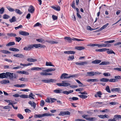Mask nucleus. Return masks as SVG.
Wrapping results in <instances>:
<instances>
[{"label":"nucleus","mask_w":121,"mask_h":121,"mask_svg":"<svg viewBox=\"0 0 121 121\" xmlns=\"http://www.w3.org/2000/svg\"><path fill=\"white\" fill-rule=\"evenodd\" d=\"M68 74L66 73H63L62 74L60 77V78L61 79L63 78H73L75 77L76 76L75 75H71L69 76H68Z\"/></svg>","instance_id":"f257e3e1"},{"label":"nucleus","mask_w":121,"mask_h":121,"mask_svg":"<svg viewBox=\"0 0 121 121\" xmlns=\"http://www.w3.org/2000/svg\"><path fill=\"white\" fill-rule=\"evenodd\" d=\"M56 81V80L55 79H43L41 80V81L45 83H48L51 82H55Z\"/></svg>","instance_id":"f03ea898"},{"label":"nucleus","mask_w":121,"mask_h":121,"mask_svg":"<svg viewBox=\"0 0 121 121\" xmlns=\"http://www.w3.org/2000/svg\"><path fill=\"white\" fill-rule=\"evenodd\" d=\"M70 112L68 111H66L64 112H61L60 113L58 114L59 115L63 116L64 115H70Z\"/></svg>","instance_id":"7ed1b4c3"},{"label":"nucleus","mask_w":121,"mask_h":121,"mask_svg":"<svg viewBox=\"0 0 121 121\" xmlns=\"http://www.w3.org/2000/svg\"><path fill=\"white\" fill-rule=\"evenodd\" d=\"M19 33L21 35L25 36H28L29 35V33L28 32L21 30L19 31Z\"/></svg>","instance_id":"20e7f679"},{"label":"nucleus","mask_w":121,"mask_h":121,"mask_svg":"<svg viewBox=\"0 0 121 121\" xmlns=\"http://www.w3.org/2000/svg\"><path fill=\"white\" fill-rule=\"evenodd\" d=\"M28 11L29 12L32 13L34 12L35 8L32 5H30L28 8Z\"/></svg>","instance_id":"39448f33"},{"label":"nucleus","mask_w":121,"mask_h":121,"mask_svg":"<svg viewBox=\"0 0 121 121\" xmlns=\"http://www.w3.org/2000/svg\"><path fill=\"white\" fill-rule=\"evenodd\" d=\"M44 69V68L43 67H42L41 68L38 67H33L31 68V70H35L36 71H39L42 70L43 69Z\"/></svg>","instance_id":"423d86ee"},{"label":"nucleus","mask_w":121,"mask_h":121,"mask_svg":"<svg viewBox=\"0 0 121 121\" xmlns=\"http://www.w3.org/2000/svg\"><path fill=\"white\" fill-rule=\"evenodd\" d=\"M75 64L76 65H84L88 64V62L86 61L82 62H76Z\"/></svg>","instance_id":"0eeeda50"},{"label":"nucleus","mask_w":121,"mask_h":121,"mask_svg":"<svg viewBox=\"0 0 121 121\" xmlns=\"http://www.w3.org/2000/svg\"><path fill=\"white\" fill-rule=\"evenodd\" d=\"M13 56L15 57L20 58H23L24 57V56L22 54H14Z\"/></svg>","instance_id":"6e6552de"},{"label":"nucleus","mask_w":121,"mask_h":121,"mask_svg":"<svg viewBox=\"0 0 121 121\" xmlns=\"http://www.w3.org/2000/svg\"><path fill=\"white\" fill-rule=\"evenodd\" d=\"M28 103L31 105V106L33 107L34 109H35V108L36 105V103L33 101L31 102L30 101Z\"/></svg>","instance_id":"1a4fd4ad"},{"label":"nucleus","mask_w":121,"mask_h":121,"mask_svg":"<svg viewBox=\"0 0 121 121\" xmlns=\"http://www.w3.org/2000/svg\"><path fill=\"white\" fill-rule=\"evenodd\" d=\"M40 74L42 76L50 75L52 74V73H47V72H41L40 73Z\"/></svg>","instance_id":"9d476101"},{"label":"nucleus","mask_w":121,"mask_h":121,"mask_svg":"<svg viewBox=\"0 0 121 121\" xmlns=\"http://www.w3.org/2000/svg\"><path fill=\"white\" fill-rule=\"evenodd\" d=\"M10 83V81L9 80H4L0 82V83L1 84H6L9 83Z\"/></svg>","instance_id":"9b49d317"},{"label":"nucleus","mask_w":121,"mask_h":121,"mask_svg":"<svg viewBox=\"0 0 121 121\" xmlns=\"http://www.w3.org/2000/svg\"><path fill=\"white\" fill-rule=\"evenodd\" d=\"M62 42L61 41L58 40V41H48V43L52 44H57L59 42Z\"/></svg>","instance_id":"f8f14e48"},{"label":"nucleus","mask_w":121,"mask_h":121,"mask_svg":"<svg viewBox=\"0 0 121 121\" xmlns=\"http://www.w3.org/2000/svg\"><path fill=\"white\" fill-rule=\"evenodd\" d=\"M56 69H55L50 68L44 70H42L43 72H49L53 71L55 70Z\"/></svg>","instance_id":"ddd939ff"},{"label":"nucleus","mask_w":121,"mask_h":121,"mask_svg":"<svg viewBox=\"0 0 121 121\" xmlns=\"http://www.w3.org/2000/svg\"><path fill=\"white\" fill-rule=\"evenodd\" d=\"M7 35L9 37H15L17 36L16 34L13 33H8L7 34Z\"/></svg>","instance_id":"4468645a"},{"label":"nucleus","mask_w":121,"mask_h":121,"mask_svg":"<svg viewBox=\"0 0 121 121\" xmlns=\"http://www.w3.org/2000/svg\"><path fill=\"white\" fill-rule=\"evenodd\" d=\"M26 60L27 61L30 62H35L37 60L36 59L32 58H28Z\"/></svg>","instance_id":"2eb2a0df"},{"label":"nucleus","mask_w":121,"mask_h":121,"mask_svg":"<svg viewBox=\"0 0 121 121\" xmlns=\"http://www.w3.org/2000/svg\"><path fill=\"white\" fill-rule=\"evenodd\" d=\"M109 24L107 23L106 24L104 25L103 26L99 29L97 31H100L103 30L104 28H105Z\"/></svg>","instance_id":"dca6fc26"},{"label":"nucleus","mask_w":121,"mask_h":121,"mask_svg":"<svg viewBox=\"0 0 121 121\" xmlns=\"http://www.w3.org/2000/svg\"><path fill=\"white\" fill-rule=\"evenodd\" d=\"M66 81H62V82L63 86H69L70 85V83H66Z\"/></svg>","instance_id":"f3484780"},{"label":"nucleus","mask_w":121,"mask_h":121,"mask_svg":"<svg viewBox=\"0 0 121 121\" xmlns=\"http://www.w3.org/2000/svg\"><path fill=\"white\" fill-rule=\"evenodd\" d=\"M98 116L99 117L102 119H104L105 118H108L109 117V116L106 114H105L104 115H98Z\"/></svg>","instance_id":"a211bd4d"},{"label":"nucleus","mask_w":121,"mask_h":121,"mask_svg":"<svg viewBox=\"0 0 121 121\" xmlns=\"http://www.w3.org/2000/svg\"><path fill=\"white\" fill-rule=\"evenodd\" d=\"M87 74L86 76H94V72L91 71L87 73Z\"/></svg>","instance_id":"6ab92c4d"},{"label":"nucleus","mask_w":121,"mask_h":121,"mask_svg":"<svg viewBox=\"0 0 121 121\" xmlns=\"http://www.w3.org/2000/svg\"><path fill=\"white\" fill-rule=\"evenodd\" d=\"M120 90V89L119 88H113L111 89V91L112 92H119Z\"/></svg>","instance_id":"aec40b11"},{"label":"nucleus","mask_w":121,"mask_h":121,"mask_svg":"<svg viewBox=\"0 0 121 121\" xmlns=\"http://www.w3.org/2000/svg\"><path fill=\"white\" fill-rule=\"evenodd\" d=\"M64 39L68 41V42L69 43H71L72 41V38L70 37H66L64 38Z\"/></svg>","instance_id":"412c9836"},{"label":"nucleus","mask_w":121,"mask_h":121,"mask_svg":"<svg viewBox=\"0 0 121 121\" xmlns=\"http://www.w3.org/2000/svg\"><path fill=\"white\" fill-rule=\"evenodd\" d=\"M101 61L100 60H96L92 61V63L94 64H98L100 63Z\"/></svg>","instance_id":"4be33fe9"},{"label":"nucleus","mask_w":121,"mask_h":121,"mask_svg":"<svg viewBox=\"0 0 121 121\" xmlns=\"http://www.w3.org/2000/svg\"><path fill=\"white\" fill-rule=\"evenodd\" d=\"M97 120V118L95 117H89L86 119V120L90 121H94Z\"/></svg>","instance_id":"5701e85b"},{"label":"nucleus","mask_w":121,"mask_h":121,"mask_svg":"<svg viewBox=\"0 0 121 121\" xmlns=\"http://www.w3.org/2000/svg\"><path fill=\"white\" fill-rule=\"evenodd\" d=\"M43 116V117L46 116H53L54 115V114L50 113H45L43 114H42Z\"/></svg>","instance_id":"b1692460"},{"label":"nucleus","mask_w":121,"mask_h":121,"mask_svg":"<svg viewBox=\"0 0 121 121\" xmlns=\"http://www.w3.org/2000/svg\"><path fill=\"white\" fill-rule=\"evenodd\" d=\"M75 48L78 50H81L84 49L85 48L83 46H77Z\"/></svg>","instance_id":"393cba45"},{"label":"nucleus","mask_w":121,"mask_h":121,"mask_svg":"<svg viewBox=\"0 0 121 121\" xmlns=\"http://www.w3.org/2000/svg\"><path fill=\"white\" fill-rule=\"evenodd\" d=\"M109 49L106 48H103L102 49H97L95 50V51H96L99 52H103L106 51L107 50H109Z\"/></svg>","instance_id":"a878e982"},{"label":"nucleus","mask_w":121,"mask_h":121,"mask_svg":"<svg viewBox=\"0 0 121 121\" xmlns=\"http://www.w3.org/2000/svg\"><path fill=\"white\" fill-rule=\"evenodd\" d=\"M114 117L115 120H119L121 118V116L120 115H116L114 116Z\"/></svg>","instance_id":"bb28decb"},{"label":"nucleus","mask_w":121,"mask_h":121,"mask_svg":"<svg viewBox=\"0 0 121 121\" xmlns=\"http://www.w3.org/2000/svg\"><path fill=\"white\" fill-rule=\"evenodd\" d=\"M16 21V19L15 16L13 17L12 18L9 20V21L11 23L13 22H14Z\"/></svg>","instance_id":"cd10ccee"},{"label":"nucleus","mask_w":121,"mask_h":121,"mask_svg":"<svg viewBox=\"0 0 121 121\" xmlns=\"http://www.w3.org/2000/svg\"><path fill=\"white\" fill-rule=\"evenodd\" d=\"M9 50L14 52H18L19 51V49L14 48H9Z\"/></svg>","instance_id":"c85d7f7f"},{"label":"nucleus","mask_w":121,"mask_h":121,"mask_svg":"<svg viewBox=\"0 0 121 121\" xmlns=\"http://www.w3.org/2000/svg\"><path fill=\"white\" fill-rule=\"evenodd\" d=\"M98 81V80L97 79H89L88 80H87V82H96Z\"/></svg>","instance_id":"c756f323"},{"label":"nucleus","mask_w":121,"mask_h":121,"mask_svg":"<svg viewBox=\"0 0 121 121\" xmlns=\"http://www.w3.org/2000/svg\"><path fill=\"white\" fill-rule=\"evenodd\" d=\"M54 92L56 93H62V90L61 89H56L53 91Z\"/></svg>","instance_id":"7c9ffc66"},{"label":"nucleus","mask_w":121,"mask_h":121,"mask_svg":"<svg viewBox=\"0 0 121 121\" xmlns=\"http://www.w3.org/2000/svg\"><path fill=\"white\" fill-rule=\"evenodd\" d=\"M109 79L108 78H102L100 80V81L101 82H106L108 81Z\"/></svg>","instance_id":"2f4dec72"},{"label":"nucleus","mask_w":121,"mask_h":121,"mask_svg":"<svg viewBox=\"0 0 121 121\" xmlns=\"http://www.w3.org/2000/svg\"><path fill=\"white\" fill-rule=\"evenodd\" d=\"M15 44V43L14 42H11L9 43L8 44H7L6 46L8 47L9 46H11Z\"/></svg>","instance_id":"473e14b6"},{"label":"nucleus","mask_w":121,"mask_h":121,"mask_svg":"<svg viewBox=\"0 0 121 121\" xmlns=\"http://www.w3.org/2000/svg\"><path fill=\"white\" fill-rule=\"evenodd\" d=\"M118 80L117 79H115V78H111L109 79V80L108 81L109 82H118Z\"/></svg>","instance_id":"72a5a7b5"},{"label":"nucleus","mask_w":121,"mask_h":121,"mask_svg":"<svg viewBox=\"0 0 121 121\" xmlns=\"http://www.w3.org/2000/svg\"><path fill=\"white\" fill-rule=\"evenodd\" d=\"M35 95L32 93H30L28 96V98L30 99H35L34 97H35Z\"/></svg>","instance_id":"f704fd0d"},{"label":"nucleus","mask_w":121,"mask_h":121,"mask_svg":"<svg viewBox=\"0 0 121 121\" xmlns=\"http://www.w3.org/2000/svg\"><path fill=\"white\" fill-rule=\"evenodd\" d=\"M5 78H8L10 76V75H11V73L10 72H7L6 73H5Z\"/></svg>","instance_id":"c9c22d12"},{"label":"nucleus","mask_w":121,"mask_h":121,"mask_svg":"<svg viewBox=\"0 0 121 121\" xmlns=\"http://www.w3.org/2000/svg\"><path fill=\"white\" fill-rule=\"evenodd\" d=\"M109 63V61H103L100 63L99 65H106L108 64Z\"/></svg>","instance_id":"e433bc0d"},{"label":"nucleus","mask_w":121,"mask_h":121,"mask_svg":"<svg viewBox=\"0 0 121 121\" xmlns=\"http://www.w3.org/2000/svg\"><path fill=\"white\" fill-rule=\"evenodd\" d=\"M15 11L16 13L20 15L22 13L20 10L17 9H16L15 10Z\"/></svg>","instance_id":"4c0bfd02"},{"label":"nucleus","mask_w":121,"mask_h":121,"mask_svg":"<svg viewBox=\"0 0 121 121\" xmlns=\"http://www.w3.org/2000/svg\"><path fill=\"white\" fill-rule=\"evenodd\" d=\"M36 40L37 41L43 43H44L45 42L44 40L42 39H37Z\"/></svg>","instance_id":"58836bf2"},{"label":"nucleus","mask_w":121,"mask_h":121,"mask_svg":"<svg viewBox=\"0 0 121 121\" xmlns=\"http://www.w3.org/2000/svg\"><path fill=\"white\" fill-rule=\"evenodd\" d=\"M46 65L47 66H54V65L52 64V63L51 62H46Z\"/></svg>","instance_id":"ea45409f"},{"label":"nucleus","mask_w":121,"mask_h":121,"mask_svg":"<svg viewBox=\"0 0 121 121\" xmlns=\"http://www.w3.org/2000/svg\"><path fill=\"white\" fill-rule=\"evenodd\" d=\"M80 98L82 99H85L87 97V96L85 95H78Z\"/></svg>","instance_id":"a19ab883"},{"label":"nucleus","mask_w":121,"mask_h":121,"mask_svg":"<svg viewBox=\"0 0 121 121\" xmlns=\"http://www.w3.org/2000/svg\"><path fill=\"white\" fill-rule=\"evenodd\" d=\"M34 117L35 118H40L43 117V116L42 114H35L34 116Z\"/></svg>","instance_id":"79ce46f5"},{"label":"nucleus","mask_w":121,"mask_h":121,"mask_svg":"<svg viewBox=\"0 0 121 121\" xmlns=\"http://www.w3.org/2000/svg\"><path fill=\"white\" fill-rule=\"evenodd\" d=\"M5 73H4L0 74V78H5Z\"/></svg>","instance_id":"37998d69"},{"label":"nucleus","mask_w":121,"mask_h":121,"mask_svg":"<svg viewBox=\"0 0 121 121\" xmlns=\"http://www.w3.org/2000/svg\"><path fill=\"white\" fill-rule=\"evenodd\" d=\"M1 52L5 54H10L11 53L10 52L6 50H2L1 51Z\"/></svg>","instance_id":"c03bdc74"},{"label":"nucleus","mask_w":121,"mask_h":121,"mask_svg":"<svg viewBox=\"0 0 121 121\" xmlns=\"http://www.w3.org/2000/svg\"><path fill=\"white\" fill-rule=\"evenodd\" d=\"M106 90L109 93H110L111 92L110 90L109 87L108 86H107L105 88Z\"/></svg>","instance_id":"a18cd8bd"},{"label":"nucleus","mask_w":121,"mask_h":121,"mask_svg":"<svg viewBox=\"0 0 121 121\" xmlns=\"http://www.w3.org/2000/svg\"><path fill=\"white\" fill-rule=\"evenodd\" d=\"M20 97L23 98H28V95H22L20 96Z\"/></svg>","instance_id":"49530a36"},{"label":"nucleus","mask_w":121,"mask_h":121,"mask_svg":"<svg viewBox=\"0 0 121 121\" xmlns=\"http://www.w3.org/2000/svg\"><path fill=\"white\" fill-rule=\"evenodd\" d=\"M115 41L114 40H110V41H104V43H105L108 44V43H113Z\"/></svg>","instance_id":"de8ad7c7"},{"label":"nucleus","mask_w":121,"mask_h":121,"mask_svg":"<svg viewBox=\"0 0 121 121\" xmlns=\"http://www.w3.org/2000/svg\"><path fill=\"white\" fill-rule=\"evenodd\" d=\"M74 56H69L68 58V60H72L74 59Z\"/></svg>","instance_id":"09e8293b"},{"label":"nucleus","mask_w":121,"mask_h":121,"mask_svg":"<svg viewBox=\"0 0 121 121\" xmlns=\"http://www.w3.org/2000/svg\"><path fill=\"white\" fill-rule=\"evenodd\" d=\"M69 99L71 101V99H72L73 100H76L78 99V98L75 97H73L72 98H69Z\"/></svg>","instance_id":"8fccbe9b"},{"label":"nucleus","mask_w":121,"mask_h":121,"mask_svg":"<svg viewBox=\"0 0 121 121\" xmlns=\"http://www.w3.org/2000/svg\"><path fill=\"white\" fill-rule=\"evenodd\" d=\"M10 17V16L6 14H5L3 16V18L4 19H8Z\"/></svg>","instance_id":"3c124183"},{"label":"nucleus","mask_w":121,"mask_h":121,"mask_svg":"<svg viewBox=\"0 0 121 121\" xmlns=\"http://www.w3.org/2000/svg\"><path fill=\"white\" fill-rule=\"evenodd\" d=\"M15 38L16 41L17 42H19L22 39V38L20 37H16Z\"/></svg>","instance_id":"603ef678"},{"label":"nucleus","mask_w":121,"mask_h":121,"mask_svg":"<svg viewBox=\"0 0 121 121\" xmlns=\"http://www.w3.org/2000/svg\"><path fill=\"white\" fill-rule=\"evenodd\" d=\"M107 53L108 54H115V53L112 50H108L107 52Z\"/></svg>","instance_id":"864d4df0"},{"label":"nucleus","mask_w":121,"mask_h":121,"mask_svg":"<svg viewBox=\"0 0 121 121\" xmlns=\"http://www.w3.org/2000/svg\"><path fill=\"white\" fill-rule=\"evenodd\" d=\"M4 101L7 103H9V104H8L9 105H11V104H12L11 103L12 102V100H11L5 99L4 100Z\"/></svg>","instance_id":"5fc2aeb1"},{"label":"nucleus","mask_w":121,"mask_h":121,"mask_svg":"<svg viewBox=\"0 0 121 121\" xmlns=\"http://www.w3.org/2000/svg\"><path fill=\"white\" fill-rule=\"evenodd\" d=\"M7 8L10 12H13L14 11V10L13 9L10 8L9 6L7 7Z\"/></svg>","instance_id":"6e6d98bb"},{"label":"nucleus","mask_w":121,"mask_h":121,"mask_svg":"<svg viewBox=\"0 0 121 121\" xmlns=\"http://www.w3.org/2000/svg\"><path fill=\"white\" fill-rule=\"evenodd\" d=\"M17 117L20 119H23V117L21 114H18L17 115Z\"/></svg>","instance_id":"4d7b16f0"},{"label":"nucleus","mask_w":121,"mask_h":121,"mask_svg":"<svg viewBox=\"0 0 121 121\" xmlns=\"http://www.w3.org/2000/svg\"><path fill=\"white\" fill-rule=\"evenodd\" d=\"M73 40V41H83V40H82V39H78L77 38H72V40Z\"/></svg>","instance_id":"13d9d810"},{"label":"nucleus","mask_w":121,"mask_h":121,"mask_svg":"<svg viewBox=\"0 0 121 121\" xmlns=\"http://www.w3.org/2000/svg\"><path fill=\"white\" fill-rule=\"evenodd\" d=\"M45 104L44 102V100H42L40 101V106L43 107V106Z\"/></svg>","instance_id":"bf43d9fd"},{"label":"nucleus","mask_w":121,"mask_h":121,"mask_svg":"<svg viewBox=\"0 0 121 121\" xmlns=\"http://www.w3.org/2000/svg\"><path fill=\"white\" fill-rule=\"evenodd\" d=\"M103 75L105 76H111V74L109 73H104L103 74Z\"/></svg>","instance_id":"052dcab7"},{"label":"nucleus","mask_w":121,"mask_h":121,"mask_svg":"<svg viewBox=\"0 0 121 121\" xmlns=\"http://www.w3.org/2000/svg\"><path fill=\"white\" fill-rule=\"evenodd\" d=\"M14 73H11V75H10V76L9 77V78L11 80H12L13 78H14ZM16 78L14 77V78Z\"/></svg>","instance_id":"680f3d73"},{"label":"nucleus","mask_w":121,"mask_h":121,"mask_svg":"<svg viewBox=\"0 0 121 121\" xmlns=\"http://www.w3.org/2000/svg\"><path fill=\"white\" fill-rule=\"evenodd\" d=\"M38 26H40V27H41L42 25L40 23H39V22H37L35 25L34 26V27H35Z\"/></svg>","instance_id":"e2e57ef3"},{"label":"nucleus","mask_w":121,"mask_h":121,"mask_svg":"<svg viewBox=\"0 0 121 121\" xmlns=\"http://www.w3.org/2000/svg\"><path fill=\"white\" fill-rule=\"evenodd\" d=\"M4 7H2L0 9V14H3L4 11Z\"/></svg>","instance_id":"0e129e2a"},{"label":"nucleus","mask_w":121,"mask_h":121,"mask_svg":"<svg viewBox=\"0 0 121 121\" xmlns=\"http://www.w3.org/2000/svg\"><path fill=\"white\" fill-rule=\"evenodd\" d=\"M96 94H97L98 96L99 97H101V96H100L102 95V94L100 91H99L97 92Z\"/></svg>","instance_id":"69168bd1"},{"label":"nucleus","mask_w":121,"mask_h":121,"mask_svg":"<svg viewBox=\"0 0 121 121\" xmlns=\"http://www.w3.org/2000/svg\"><path fill=\"white\" fill-rule=\"evenodd\" d=\"M50 99L51 100V102L52 103L54 102L56 100V99L52 98H50Z\"/></svg>","instance_id":"338daca9"},{"label":"nucleus","mask_w":121,"mask_h":121,"mask_svg":"<svg viewBox=\"0 0 121 121\" xmlns=\"http://www.w3.org/2000/svg\"><path fill=\"white\" fill-rule=\"evenodd\" d=\"M115 78L117 79H121V76H116L114 77Z\"/></svg>","instance_id":"774afa93"}]
</instances>
